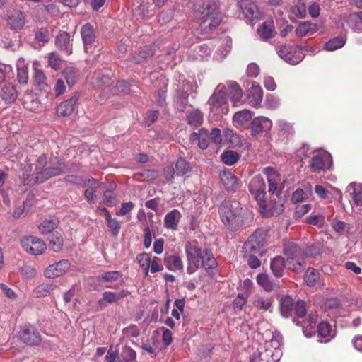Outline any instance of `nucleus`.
<instances>
[{
  "instance_id": "obj_1",
  "label": "nucleus",
  "mask_w": 362,
  "mask_h": 362,
  "mask_svg": "<svg viewBox=\"0 0 362 362\" xmlns=\"http://www.w3.org/2000/svg\"><path fill=\"white\" fill-rule=\"evenodd\" d=\"M185 249L188 261L187 272L189 274H194L200 267L208 272L216 267V260L211 251L207 248L202 250L196 241L187 242Z\"/></svg>"
},
{
  "instance_id": "obj_2",
  "label": "nucleus",
  "mask_w": 362,
  "mask_h": 362,
  "mask_svg": "<svg viewBox=\"0 0 362 362\" xmlns=\"http://www.w3.org/2000/svg\"><path fill=\"white\" fill-rule=\"evenodd\" d=\"M195 15L202 19L199 25L201 33H211L222 20V16L219 11L218 0H204L199 8L196 10Z\"/></svg>"
},
{
  "instance_id": "obj_3",
  "label": "nucleus",
  "mask_w": 362,
  "mask_h": 362,
  "mask_svg": "<svg viewBox=\"0 0 362 362\" xmlns=\"http://www.w3.org/2000/svg\"><path fill=\"white\" fill-rule=\"evenodd\" d=\"M245 210L236 200H228L219 206L220 218L228 229L238 230L243 224Z\"/></svg>"
},
{
  "instance_id": "obj_4",
  "label": "nucleus",
  "mask_w": 362,
  "mask_h": 362,
  "mask_svg": "<svg viewBox=\"0 0 362 362\" xmlns=\"http://www.w3.org/2000/svg\"><path fill=\"white\" fill-rule=\"evenodd\" d=\"M284 254L286 256V266L288 269L295 272L303 269L305 262L304 252L302 248L293 242H285L284 245Z\"/></svg>"
},
{
  "instance_id": "obj_5",
  "label": "nucleus",
  "mask_w": 362,
  "mask_h": 362,
  "mask_svg": "<svg viewBox=\"0 0 362 362\" xmlns=\"http://www.w3.org/2000/svg\"><path fill=\"white\" fill-rule=\"evenodd\" d=\"M225 88L224 85L218 84L208 101L210 106V112L216 116V119L227 115L229 111L226 100Z\"/></svg>"
},
{
  "instance_id": "obj_6",
  "label": "nucleus",
  "mask_w": 362,
  "mask_h": 362,
  "mask_svg": "<svg viewBox=\"0 0 362 362\" xmlns=\"http://www.w3.org/2000/svg\"><path fill=\"white\" fill-rule=\"evenodd\" d=\"M249 190L262 209L261 213L271 210L272 204L266 199L265 182L260 175H256L252 178L249 185Z\"/></svg>"
},
{
  "instance_id": "obj_7",
  "label": "nucleus",
  "mask_w": 362,
  "mask_h": 362,
  "mask_svg": "<svg viewBox=\"0 0 362 362\" xmlns=\"http://www.w3.org/2000/svg\"><path fill=\"white\" fill-rule=\"evenodd\" d=\"M267 244V233L263 229L255 230L244 243L243 250L244 254H257L262 257L266 251L264 250Z\"/></svg>"
},
{
  "instance_id": "obj_8",
  "label": "nucleus",
  "mask_w": 362,
  "mask_h": 362,
  "mask_svg": "<svg viewBox=\"0 0 362 362\" xmlns=\"http://www.w3.org/2000/svg\"><path fill=\"white\" fill-rule=\"evenodd\" d=\"M278 55L286 63L296 65L302 62L305 54L298 45H283L276 47Z\"/></svg>"
},
{
  "instance_id": "obj_9",
  "label": "nucleus",
  "mask_w": 362,
  "mask_h": 362,
  "mask_svg": "<svg viewBox=\"0 0 362 362\" xmlns=\"http://www.w3.org/2000/svg\"><path fill=\"white\" fill-rule=\"evenodd\" d=\"M18 337L21 341L28 346H38L42 341L38 329L32 325L22 326L18 332Z\"/></svg>"
},
{
  "instance_id": "obj_10",
  "label": "nucleus",
  "mask_w": 362,
  "mask_h": 362,
  "mask_svg": "<svg viewBox=\"0 0 362 362\" xmlns=\"http://www.w3.org/2000/svg\"><path fill=\"white\" fill-rule=\"evenodd\" d=\"M262 172L266 175L269 183V193L278 197L281 192V189L279 187L282 180L281 174L272 167L264 168Z\"/></svg>"
},
{
  "instance_id": "obj_11",
  "label": "nucleus",
  "mask_w": 362,
  "mask_h": 362,
  "mask_svg": "<svg viewBox=\"0 0 362 362\" xmlns=\"http://www.w3.org/2000/svg\"><path fill=\"white\" fill-rule=\"evenodd\" d=\"M332 165V158L329 153H319L314 156L310 162V167L314 173H319L329 170Z\"/></svg>"
},
{
  "instance_id": "obj_12",
  "label": "nucleus",
  "mask_w": 362,
  "mask_h": 362,
  "mask_svg": "<svg viewBox=\"0 0 362 362\" xmlns=\"http://www.w3.org/2000/svg\"><path fill=\"white\" fill-rule=\"evenodd\" d=\"M137 261L142 268L145 276H147L149 269L152 273H156L163 269V267L159 263L160 259L157 257L151 259L150 255L147 253L140 255L139 257H137Z\"/></svg>"
},
{
  "instance_id": "obj_13",
  "label": "nucleus",
  "mask_w": 362,
  "mask_h": 362,
  "mask_svg": "<svg viewBox=\"0 0 362 362\" xmlns=\"http://www.w3.org/2000/svg\"><path fill=\"white\" fill-rule=\"evenodd\" d=\"M21 244L24 250L33 255H41L46 250L45 243L34 236H30L21 241Z\"/></svg>"
},
{
  "instance_id": "obj_14",
  "label": "nucleus",
  "mask_w": 362,
  "mask_h": 362,
  "mask_svg": "<svg viewBox=\"0 0 362 362\" xmlns=\"http://www.w3.org/2000/svg\"><path fill=\"white\" fill-rule=\"evenodd\" d=\"M272 127V122L264 116L255 117L250 123L251 134L255 136L262 133L269 132Z\"/></svg>"
},
{
  "instance_id": "obj_15",
  "label": "nucleus",
  "mask_w": 362,
  "mask_h": 362,
  "mask_svg": "<svg viewBox=\"0 0 362 362\" xmlns=\"http://www.w3.org/2000/svg\"><path fill=\"white\" fill-rule=\"evenodd\" d=\"M81 35L83 42L84 51L87 53L94 52L95 35L93 28L90 24L86 23L81 29Z\"/></svg>"
},
{
  "instance_id": "obj_16",
  "label": "nucleus",
  "mask_w": 362,
  "mask_h": 362,
  "mask_svg": "<svg viewBox=\"0 0 362 362\" xmlns=\"http://www.w3.org/2000/svg\"><path fill=\"white\" fill-rule=\"evenodd\" d=\"M71 264L68 259H62L57 263L49 265L45 270V276L49 279L64 275L70 268Z\"/></svg>"
},
{
  "instance_id": "obj_17",
  "label": "nucleus",
  "mask_w": 362,
  "mask_h": 362,
  "mask_svg": "<svg viewBox=\"0 0 362 362\" xmlns=\"http://www.w3.org/2000/svg\"><path fill=\"white\" fill-rule=\"evenodd\" d=\"M240 6L245 17L250 22H256L261 18V13L257 6L251 0H241Z\"/></svg>"
},
{
  "instance_id": "obj_18",
  "label": "nucleus",
  "mask_w": 362,
  "mask_h": 362,
  "mask_svg": "<svg viewBox=\"0 0 362 362\" xmlns=\"http://www.w3.org/2000/svg\"><path fill=\"white\" fill-rule=\"evenodd\" d=\"M263 98V90L259 85L253 82L248 90L247 100L248 104L255 108L261 107Z\"/></svg>"
},
{
  "instance_id": "obj_19",
  "label": "nucleus",
  "mask_w": 362,
  "mask_h": 362,
  "mask_svg": "<svg viewBox=\"0 0 362 362\" xmlns=\"http://www.w3.org/2000/svg\"><path fill=\"white\" fill-rule=\"evenodd\" d=\"M175 93L189 95L196 92L197 85L187 81L183 75L180 74L176 78Z\"/></svg>"
},
{
  "instance_id": "obj_20",
  "label": "nucleus",
  "mask_w": 362,
  "mask_h": 362,
  "mask_svg": "<svg viewBox=\"0 0 362 362\" xmlns=\"http://www.w3.org/2000/svg\"><path fill=\"white\" fill-rule=\"evenodd\" d=\"M257 352L262 362H277L279 361L278 356H275V354H278L280 351L276 348L273 349L268 347L267 344L260 345L257 349Z\"/></svg>"
},
{
  "instance_id": "obj_21",
  "label": "nucleus",
  "mask_w": 362,
  "mask_h": 362,
  "mask_svg": "<svg viewBox=\"0 0 362 362\" xmlns=\"http://www.w3.org/2000/svg\"><path fill=\"white\" fill-rule=\"evenodd\" d=\"M79 96L76 93L73 97L62 103L57 109V112L60 116H69L74 110L76 104L78 100Z\"/></svg>"
},
{
  "instance_id": "obj_22",
  "label": "nucleus",
  "mask_w": 362,
  "mask_h": 362,
  "mask_svg": "<svg viewBox=\"0 0 362 362\" xmlns=\"http://www.w3.org/2000/svg\"><path fill=\"white\" fill-rule=\"evenodd\" d=\"M319 29L317 23L310 21H303L299 23L296 28V35L298 37H303L305 35H312Z\"/></svg>"
},
{
  "instance_id": "obj_23",
  "label": "nucleus",
  "mask_w": 362,
  "mask_h": 362,
  "mask_svg": "<svg viewBox=\"0 0 362 362\" xmlns=\"http://www.w3.org/2000/svg\"><path fill=\"white\" fill-rule=\"evenodd\" d=\"M227 93L234 106H239L242 104L243 91L236 82H230L228 86Z\"/></svg>"
},
{
  "instance_id": "obj_24",
  "label": "nucleus",
  "mask_w": 362,
  "mask_h": 362,
  "mask_svg": "<svg viewBox=\"0 0 362 362\" xmlns=\"http://www.w3.org/2000/svg\"><path fill=\"white\" fill-rule=\"evenodd\" d=\"M8 25L13 30H21L25 25V17L19 10L13 11L8 16Z\"/></svg>"
},
{
  "instance_id": "obj_25",
  "label": "nucleus",
  "mask_w": 362,
  "mask_h": 362,
  "mask_svg": "<svg viewBox=\"0 0 362 362\" xmlns=\"http://www.w3.org/2000/svg\"><path fill=\"white\" fill-rule=\"evenodd\" d=\"M56 47L61 50H66L68 54L72 52L70 35L66 31H60L55 39Z\"/></svg>"
},
{
  "instance_id": "obj_26",
  "label": "nucleus",
  "mask_w": 362,
  "mask_h": 362,
  "mask_svg": "<svg viewBox=\"0 0 362 362\" xmlns=\"http://www.w3.org/2000/svg\"><path fill=\"white\" fill-rule=\"evenodd\" d=\"M253 112L248 110H243L235 113L233 117V123L237 128H243L252 119Z\"/></svg>"
},
{
  "instance_id": "obj_27",
  "label": "nucleus",
  "mask_w": 362,
  "mask_h": 362,
  "mask_svg": "<svg viewBox=\"0 0 362 362\" xmlns=\"http://www.w3.org/2000/svg\"><path fill=\"white\" fill-rule=\"evenodd\" d=\"M190 139L193 141H198V146L202 149H206L211 141L209 132L207 129L202 128L198 132H193Z\"/></svg>"
},
{
  "instance_id": "obj_28",
  "label": "nucleus",
  "mask_w": 362,
  "mask_h": 362,
  "mask_svg": "<svg viewBox=\"0 0 362 362\" xmlns=\"http://www.w3.org/2000/svg\"><path fill=\"white\" fill-rule=\"evenodd\" d=\"M220 177L227 191H235L238 187V178L230 171H223Z\"/></svg>"
},
{
  "instance_id": "obj_29",
  "label": "nucleus",
  "mask_w": 362,
  "mask_h": 362,
  "mask_svg": "<svg viewBox=\"0 0 362 362\" xmlns=\"http://www.w3.org/2000/svg\"><path fill=\"white\" fill-rule=\"evenodd\" d=\"M0 96L1 99L8 104L13 103L18 96V93L14 85L6 83L1 88Z\"/></svg>"
},
{
  "instance_id": "obj_30",
  "label": "nucleus",
  "mask_w": 362,
  "mask_h": 362,
  "mask_svg": "<svg viewBox=\"0 0 362 362\" xmlns=\"http://www.w3.org/2000/svg\"><path fill=\"white\" fill-rule=\"evenodd\" d=\"M274 23L272 19L264 21L257 29V33L259 37L263 40H267L274 36Z\"/></svg>"
},
{
  "instance_id": "obj_31",
  "label": "nucleus",
  "mask_w": 362,
  "mask_h": 362,
  "mask_svg": "<svg viewBox=\"0 0 362 362\" xmlns=\"http://www.w3.org/2000/svg\"><path fill=\"white\" fill-rule=\"evenodd\" d=\"M252 304L258 310L271 311L273 298L269 296L256 295L253 298Z\"/></svg>"
},
{
  "instance_id": "obj_32",
  "label": "nucleus",
  "mask_w": 362,
  "mask_h": 362,
  "mask_svg": "<svg viewBox=\"0 0 362 362\" xmlns=\"http://www.w3.org/2000/svg\"><path fill=\"white\" fill-rule=\"evenodd\" d=\"M181 218L180 212L177 209H173L164 217V226L170 230H177V224Z\"/></svg>"
},
{
  "instance_id": "obj_33",
  "label": "nucleus",
  "mask_w": 362,
  "mask_h": 362,
  "mask_svg": "<svg viewBox=\"0 0 362 362\" xmlns=\"http://www.w3.org/2000/svg\"><path fill=\"white\" fill-rule=\"evenodd\" d=\"M59 221L56 217H51L44 220L39 226V230L43 235H50L54 233V229L57 228Z\"/></svg>"
},
{
  "instance_id": "obj_34",
  "label": "nucleus",
  "mask_w": 362,
  "mask_h": 362,
  "mask_svg": "<svg viewBox=\"0 0 362 362\" xmlns=\"http://www.w3.org/2000/svg\"><path fill=\"white\" fill-rule=\"evenodd\" d=\"M286 265V262L284 259L278 256L272 259L270 267L272 273L276 277H281L284 274V268Z\"/></svg>"
},
{
  "instance_id": "obj_35",
  "label": "nucleus",
  "mask_w": 362,
  "mask_h": 362,
  "mask_svg": "<svg viewBox=\"0 0 362 362\" xmlns=\"http://www.w3.org/2000/svg\"><path fill=\"white\" fill-rule=\"evenodd\" d=\"M166 267L171 271L183 269V262L181 257L177 255L166 256L165 259Z\"/></svg>"
},
{
  "instance_id": "obj_36",
  "label": "nucleus",
  "mask_w": 362,
  "mask_h": 362,
  "mask_svg": "<svg viewBox=\"0 0 362 362\" xmlns=\"http://www.w3.org/2000/svg\"><path fill=\"white\" fill-rule=\"evenodd\" d=\"M56 287V285L53 284L42 283L35 287L33 293L36 298L46 297L49 296Z\"/></svg>"
},
{
  "instance_id": "obj_37",
  "label": "nucleus",
  "mask_w": 362,
  "mask_h": 362,
  "mask_svg": "<svg viewBox=\"0 0 362 362\" xmlns=\"http://www.w3.org/2000/svg\"><path fill=\"white\" fill-rule=\"evenodd\" d=\"M293 308V300L288 296H282L280 300V310L283 317H288L291 315Z\"/></svg>"
},
{
  "instance_id": "obj_38",
  "label": "nucleus",
  "mask_w": 362,
  "mask_h": 362,
  "mask_svg": "<svg viewBox=\"0 0 362 362\" xmlns=\"http://www.w3.org/2000/svg\"><path fill=\"white\" fill-rule=\"evenodd\" d=\"M49 246L51 249L54 252H59L64 244V240L62 235L55 231L49 235Z\"/></svg>"
},
{
  "instance_id": "obj_39",
  "label": "nucleus",
  "mask_w": 362,
  "mask_h": 362,
  "mask_svg": "<svg viewBox=\"0 0 362 362\" xmlns=\"http://www.w3.org/2000/svg\"><path fill=\"white\" fill-rule=\"evenodd\" d=\"M277 126L279 134L282 136L288 138L289 136H293L295 132L293 124L284 119L278 120Z\"/></svg>"
},
{
  "instance_id": "obj_40",
  "label": "nucleus",
  "mask_w": 362,
  "mask_h": 362,
  "mask_svg": "<svg viewBox=\"0 0 362 362\" xmlns=\"http://www.w3.org/2000/svg\"><path fill=\"white\" fill-rule=\"evenodd\" d=\"M304 281L308 286L317 284L320 281L319 272L313 268H308L305 274Z\"/></svg>"
},
{
  "instance_id": "obj_41",
  "label": "nucleus",
  "mask_w": 362,
  "mask_h": 362,
  "mask_svg": "<svg viewBox=\"0 0 362 362\" xmlns=\"http://www.w3.org/2000/svg\"><path fill=\"white\" fill-rule=\"evenodd\" d=\"M188 98L189 95L175 93L173 98L175 108L180 112H184L189 105Z\"/></svg>"
},
{
  "instance_id": "obj_42",
  "label": "nucleus",
  "mask_w": 362,
  "mask_h": 362,
  "mask_svg": "<svg viewBox=\"0 0 362 362\" xmlns=\"http://www.w3.org/2000/svg\"><path fill=\"white\" fill-rule=\"evenodd\" d=\"M175 169L176 175L182 176L190 172L192 167L185 158H179L175 163Z\"/></svg>"
},
{
  "instance_id": "obj_43",
  "label": "nucleus",
  "mask_w": 362,
  "mask_h": 362,
  "mask_svg": "<svg viewBox=\"0 0 362 362\" xmlns=\"http://www.w3.org/2000/svg\"><path fill=\"white\" fill-rule=\"evenodd\" d=\"M121 274L118 271H108L100 273L96 276L100 283L112 282L117 280Z\"/></svg>"
},
{
  "instance_id": "obj_44",
  "label": "nucleus",
  "mask_w": 362,
  "mask_h": 362,
  "mask_svg": "<svg viewBox=\"0 0 362 362\" xmlns=\"http://www.w3.org/2000/svg\"><path fill=\"white\" fill-rule=\"evenodd\" d=\"M62 74L65 78L67 84L72 86L75 84L78 77V70L74 67H66L64 69Z\"/></svg>"
},
{
  "instance_id": "obj_45",
  "label": "nucleus",
  "mask_w": 362,
  "mask_h": 362,
  "mask_svg": "<svg viewBox=\"0 0 362 362\" xmlns=\"http://www.w3.org/2000/svg\"><path fill=\"white\" fill-rule=\"evenodd\" d=\"M93 79V83L95 86L100 87L108 84L111 78L107 74H105L102 70H98L94 73Z\"/></svg>"
},
{
  "instance_id": "obj_46",
  "label": "nucleus",
  "mask_w": 362,
  "mask_h": 362,
  "mask_svg": "<svg viewBox=\"0 0 362 362\" xmlns=\"http://www.w3.org/2000/svg\"><path fill=\"white\" fill-rule=\"evenodd\" d=\"M257 282L267 291H271L274 289L275 285L267 274L262 273L258 274L257 276Z\"/></svg>"
},
{
  "instance_id": "obj_47",
  "label": "nucleus",
  "mask_w": 362,
  "mask_h": 362,
  "mask_svg": "<svg viewBox=\"0 0 362 362\" xmlns=\"http://www.w3.org/2000/svg\"><path fill=\"white\" fill-rule=\"evenodd\" d=\"M221 158L222 162L226 165H233L239 160L240 156L236 151L228 150L223 152Z\"/></svg>"
},
{
  "instance_id": "obj_48",
  "label": "nucleus",
  "mask_w": 362,
  "mask_h": 362,
  "mask_svg": "<svg viewBox=\"0 0 362 362\" xmlns=\"http://www.w3.org/2000/svg\"><path fill=\"white\" fill-rule=\"evenodd\" d=\"M346 42V40L341 37H336L331 39L329 41L326 42L324 45V48L327 51H334L337 49L341 48Z\"/></svg>"
},
{
  "instance_id": "obj_49",
  "label": "nucleus",
  "mask_w": 362,
  "mask_h": 362,
  "mask_svg": "<svg viewBox=\"0 0 362 362\" xmlns=\"http://www.w3.org/2000/svg\"><path fill=\"white\" fill-rule=\"evenodd\" d=\"M203 113L199 110H194L187 115V122L193 127H198L202 124Z\"/></svg>"
},
{
  "instance_id": "obj_50",
  "label": "nucleus",
  "mask_w": 362,
  "mask_h": 362,
  "mask_svg": "<svg viewBox=\"0 0 362 362\" xmlns=\"http://www.w3.org/2000/svg\"><path fill=\"white\" fill-rule=\"evenodd\" d=\"M33 78L35 84L40 90H46L48 85L47 83V77L45 73L40 69H36Z\"/></svg>"
},
{
  "instance_id": "obj_51",
  "label": "nucleus",
  "mask_w": 362,
  "mask_h": 362,
  "mask_svg": "<svg viewBox=\"0 0 362 362\" xmlns=\"http://www.w3.org/2000/svg\"><path fill=\"white\" fill-rule=\"evenodd\" d=\"M47 59L49 66L54 70L60 69L63 60L62 57L57 52H50L48 54Z\"/></svg>"
},
{
  "instance_id": "obj_52",
  "label": "nucleus",
  "mask_w": 362,
  "mask_h": 362,
  "mask_svg": "<svg viewBox=\"0 0 362 362\" xmlns=\"http://www.w3.org/2000/svg\"><path fill=\"white\" fill-rule=\"evenodd\" d=\"M225 45L223 47H220L215 53L214 57L217 59H223L227 54L230 51L231 48V39L227 37L224 40Z\"/></svg>"
},
{
  "instance_id": "obj_53",
  "label": "nucleus",
  "mask_w": 362,
  "mask_h": 362,
  "mask_svg": "<svg viewBox=\"0 0 362 362\" xmlns=\"http://www.w3.org/2000/svg\"><path fill=\"white\" fill-rule=\"evenodd\" d=\"M130 88L127 81H118L116 86L112 88V94L117 95H124L129 93Z\"/></svg>"
},
{
  "instance_id": "obj_54",
  "label": "nucleus",
  "mask_w": 362,
  "mask_h": 362,
  "mask_svg": "<svg viewBox=\"0 0 362 362\" xmlns=\"http://www.w3.org/2000/svg\"><path fill=\"white\" fill-rule=\"evenodd\" d=\"M358 18L356 13H352L348 16L346 20L348 25L356 33H360L362 30Z\"/></svg>"
},
{
  "instance_id": "obj_55",
  "label": "nucleus",
  "mask_w": 362,
  "mask_h": 362,
  "mask_svg": "<svg viewBox=\"0 0 362 362\" xmlns=\"http://www.w3.org/2000/svg\"><path fill=\"white\" fill-rule=\"evenodd\" d=\"M116 293L105 291L103 293V298L98 301L100 306H105L107 303L117 302Z\"/></svg>"
},
{
  "instance_id": "obj_56",
  "label": "nucleus",
  "mask_w": 362,
  "mask_h": 362,
  "mask_svg": "<svg viewBox=\"0 0 362 362\" xmlns=\"http://www.w3.org/2000/svg\"><path fill=\"white\" fill-rule=\"evenodd\" d=\"M280 99L277 96L272 94H269L266 96L264 105L267 108L276 110L280 106Z\"/></svg>"
},
{
  "instance_id": "obj_57",
  "label": "nucleus",
  "mask_w": 362,
  "mask_h": 362,
  "mask_svg": "<svg viewBox=\"0 0 362 362\" xmlns=\"http://www.w3.org/2000/svg\"><path fill=\"white\" fill-rule=\"evenodd\" d=\"M88 182L91 188L85 190L84 196L88 201L95 202V188L98 186V183L95 179H88Z\"/></svg>"
},
{
  "instance_id": "obj_58",
  "label": "nucleus",
  "mask_w": 362,
  "mask_h": 362,
  "mask_svg": "<svg viewBox=\"0 0 362 362\" xmlns=\"http://www.w3.org/2000/svg\"><path fill=\"white\" fill-rule=\"evenodd\" d=\"M291 11L298 18H304L306 16V6L304 3H299L291 7Z\"/></svg>"
},
{
  "instance_id": "obj_59",
  "label": "nucleus",
  "mask_w": 362,
  "mask_h": 362,
  "mask_svg": "<svg viewBox=\"0 0 362 362\" xmlns=\"http://www.w3.org/2000/svg\"><path fill=\"white\" fill-rule=\"evenodd\" d=\"M153 54L154 49L151 45L141 47L137 56V62L153 56Z\"/></svg>"
},
{
  "instance_id": "obj_60",
  "label": "nucleus",
  "mask_w": 362,
  "mask_h": 362,
  "mask_svg": "<svg viewBox=\"0 0 362 362\" xmlns=\"http://www.w3.org/2000/svg\"><path fill=\"white\" fill-rule=\"evenodd\" d=\"M307 223L310 225L322 228L325 224V218L323 215H310L307 218Z\"/></svg>"
},
{
  "instance_id": "obj_61",
  "label": "nucleus",
  "mask_w": 362,
  "mask_h": 362,
  "mask_svg": "<svg viewBox=\"0 0 362 362\" xmlns=\"http://www.w3.org/2000/svg\"><path fill=\"white\" fill-rule=\"evenodd\" d=\"M35 39L38 41L45 44L49 40V32L46 28H41L38 29L35 34Z\"/></svg>"
},
{
  "instance_id": "obj_62",
  "label": "nucleus",
  "mask_w": 362,
  "mask_h": 362,
  "mask_svg": "<svg viewBox=\"0 0 362 362\" xmlns=\"http://www.w3.org/2000/svg\"><path fill=\"white\" fill-rule=\"evenodd\" d=\"M17 78L19 83L25 84L28 80V67L25 65L21 66H18L17 69Z\"/></svg>"
},
{
  "instance_id": "obj_63",
  "label": "nucleus",
  "mask_w": 362,
  "mask_h": 362,
  "mask_svg": "<svg viewBox=\"0 0 362 362\" xmlns=\"http://www.w3.org/2000/svg\"><path fill=\"white\" fill-rule=\"evenodd\" d=\"M166 93H167V88H166V84H165L164 87L160 90H158L156 95V103H158V105L160 107H165L166 106Z\"/></svg>"
},
{
  "instance_id": "obj_64",
  "label": "nucleus",
  "mask_w": 362,
  "mask_h": 362,
  "mask_svg": "<svg viewBox=\"0 0 362 362\" xmlns=\"http://www.w3.org/2000/svg\"><path fill=\"white\" fill-rule=\"evenodd\" d=\"M50 177H54L67 171L66 165L64 163H59L57 166L48 168Z\"/></svg>"
}]
</instances>
